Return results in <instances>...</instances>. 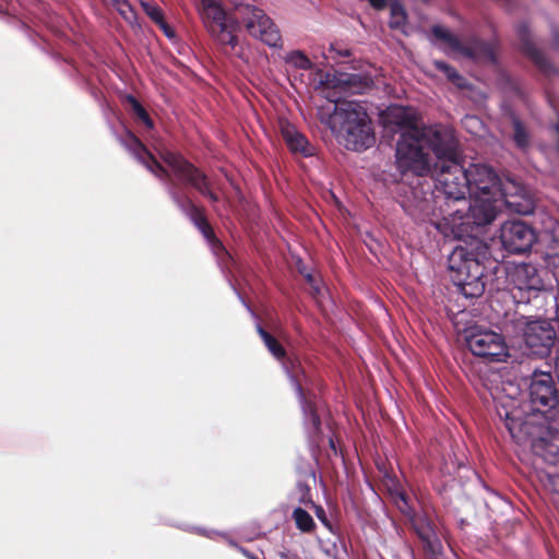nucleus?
<instances>
[{
  "mask_svg": "<svg viewBox=\"0 0 559 559\" xmlns=\"http://www.w3.org/2000/svg\"><path fill=\"white\" fill-rule=\"evenodd\" d=\"M435 167L439 171L437 174V190L442 194L443 202L438 207L432 205L440 202V195L435 199L432 194L418 195V190H414L413 199H407L402 202L404 211L412 216L415 221L425 222L427 219L432 222V217H440L442 224L449 227L454 236H463L472 233V221L466 219L468 215V200L466 194L467 179L466 168L457 162L459 157V141L454 134V152L449 156H438ZM437 227L441 223H436Z\"/></svg>",
  "mask_w": 559,
  "mask_h": 559,
  "instance_id": "f257e3e1",
  "label": "nucleus"
},
{
  "mask_svg": "<svg viewBox=\"0 0 559 559\" xmlns=\"http://www.w3.org/2000/svg\"><path fill=\"white\" fill-rule=\"evenodd\" d=\"M386 120L403 130L395 151L396 165L402 173L426 176L432 168L430 153L449 156L454 152V130L444 124L419 126L414 108L390 106Z\"/></svg>",
  "mask_w": 559,
  "mask_h": 559,
  "instance_id": "f03ea898",
  "label": "nucleus"
},
{
  "mask_svg": "<svg viewBox=\"0 0 559 559\" xmlns=\"http://www.w3.org/2000/svg\"><path fill=\"white\" fill-rule=\"evenodd\" d=\"M467 189L469 194L467 221L472 225L485 226L491 224L502 206L525 215L532 212L530 199L521 202L511 200L522 195L523 188L513 181L502 185L496 171L485 164H472L466 168Z\"/></svg>",
  "mask_w": 559,
  "mask_h": 559,
  "instance_id": "7ed1b4c3",
  "label": "nucleus"
},
{
  "mask_svg": "<svg viewBox=\"0 0 559 559\" xmlns=\"http://www.w3.org/2000/svg\"><path fill=\"white\" fill-rule=\"evenodd\" d=\"M326 99L333 110H322L321 121L330 128L338 143L350 151L372 146L374 134L366 108L355 100L337 99L330 93H326Z\"/></svg>",
  "mask_w": 559,
  "mask_h": 559,
  "instance_id": "20e7f679",
  "label": "nucleus"
},
{
  "mask_svg": "<svg viewBox=\"0 0 559 559\" xmlns=\"http://www.w3.org/2000/svg\"><path fill=\"white\" fill-rule=\"evenodd\" d=\"M498 414L512 439L519 444H530L533 451L550 464L559 455V430L537 423L535 416L526 415L515 400L498 402Z\"/></svg>",
  "mask_w": 559,
  "mask_h": 559,
  "instance_id": "39448f33",
  "label": "nucleus"
},
{
  "mask_svg": "<svg viewBox=\"0 0 559 559\" xmlns=\"http://www.w3.org/2000/svg\"><path fill=\"white\" fill-rule=\"evenodd\" d=\"M489 248L481 241L457 246L449 255V270L453 283L466 298L479 297L485 292L484 262Z\"/></svg>",
  "mask_w": 559,
  "mask_h": 559,
  "instance_id": "423d86ee",
  "label": "nucleus"
},
{
  "mask_svg": "<svg viewBox=\"0 0 559 559\" xmlns=\"http://www.w3.org/2000/svg\"><path fill=\"white\" fill-rule=\"evenodd\" d=\"M548 273L532 263H515L508 269L507 278L510 294L516 304L527 305L539 298L552 297L548 292L545 276Z\"/></svg>",
  "mask_w": 559,
  "mask_h": 559,
  "instance_id": "0eeeda50",
  "label": "nucleus"
},
{
  "mask_svg": "<svg viewBox=\"0 0 559 559\" xmlns=\"http://www.w3.org/2000/svg\"><path fill=\"white\" fill-rule=\"evenodd\" d=\"M506 331L522 336L533 355L546 356L554 346L557 333L547 320H528L523 314H513L506 322Z\"/></svg>",
  "mask_w": 559,
  "mask_h": 559,
  "instance_id": "6e6552de",
  "label": "nucleus"
},
{
  "mask_svg": "<svg viewBox=\"0 0 559 559\" xmlns=\"http://www.w3.org/2000/svg\"><path fill=\"white\" fill-rule=\"evenodd\" d=\"M198 10L205 28L217 43L231 48L237 46L235 32L239 22L228 16L217 0H199Z\"/></svg>",
  "mask_w": 559,
  "mask_h": 559,
  "instance_id": "1a4fd4ad",
  "label": "nucleus"
},
{
  "mask_svg": "<svg viewBox=\"0 0 559 559\" xmlns=\"http://www.w3.org/2000/svg\"><path fill=\"white\" fill-rule=\"evenodd\" d=\"M236 13L250 36L269 47L281 46L280 29L262 9L251 3H240L236 7Z\"/></svg>",
  "mask_w": 559,
  "mask_h": 559,
  "instance_id": "9d476101",
  "label": "nucleus"
},
{
  "mask_svg": "<svg viewBox=\"0 0 559 559\" xmlns=\"http://www.w3.org/2000/svg\"><path fill=\"white\" fill-rule=\"evenodd\" d=\"M465 342L473 355L489 361H504L509 356L504 337L492 330L473 326L466 331Z\"/></svg>",
  "mask_w": 559,
  "mask_h": 559,
  "instance_id": "9b49d317",
  "label": "nucleus"
},
{
  "mask_svg": "<svg viewBox=\"0 0 559 559\" xmlns=\"http://www.w3.org/2000/svg\"><path fill=\"white\" fill-rule=\"evenodd\" d=\"M160 157L179 180L190 185L202 195L209 198L212 202H217L218 198L211 191L210 183L204 174L194 168L181 156L170 151L160 152Z\"/></svg>",
  "mask_w": 559,
  "mask_h": 559,
  "instance_id": "f8f14e48",
  "label": "nucleus"
},
{
  "mask_svg": "<svg viewBox=\"0 0 559 559\" xmlns=\"http://www.w3.org/2000/svg\"><path fill=\"white\" fill-rule=\"evenodd\" d=\"M528 393L532 409L537 413H546L555 408L559 402V391L548 371L536 370L533 372Z\"/></svg>",
  "mask_w": 559,
  "mask_h": 559,
  "instance_id": "ddd939ff",
  "label": "nucleus"
},
{
  "mask_svg": "<svg viewBox=\"0 0 559 559\" xmlns=\"http://www.w3.org/2000/svg\"><path fill=\"white\" fill-rule=\"evenodd\" d=\"M373 84L369 74L335 72L328 74L325 82L322 83V93L326 98V93L341 99L338 94H361L369 90Z\"/></svg>",
  "mask_w": 559,
  "mask_h": 559,
  "instance_id": "4468645a",
  "label": "nucleus"
},
{
  "mask_svg": "<svg viewBox=\"0 0 559 559\" xmlns=\"http://www.w3.org/2000/svg\"><path fill=\"white\" fill-rule=\"evenodd\" d=\"M432 34L436 38L445 41L454 52L477 61H487L491 63L496 61L493 48L488 43L479 39H473L467 46H464L455 35H453L448 28L440 25H435L432 27Z\"/></svg>",
  "mask_w": 559,
  "mask_h": 559,
  "instance_id": "2eb2a0df",
  "label": "nucleus"
},
{
  "mask_svg": "<svg viewBox=\"0 0 559 559\" xmlns=\"http://www.w3.org/2000/svg\"><path fill=\"white\" fill-rule=\"evenodd\" d=\"M503 248L511 253H521L531 249L536 240L534 229L521 221L506 222L500 229Z\"/></svg>",
  "mask_w": 559,
  "mask_h": 559,
  "instance_id": "dca6fc26",
  "label": "nucleus"
},
{
  "mask_svg": "<svg viewBox=\"0 0 559 559\" xmlns=\"http://www.w3.org/2000/svg\"><path fill=\"white\" fill-rule=\"evenodd\" d=\"M169 193L175 203L191 218L194 225L211 243L214 253L218 254L221 251L223 252L224 248L222 243L214 237L213 230L202 212L189 199L179 197L171 187L169 188Z\"/></svg>",
  "mask_w": 559,
  "mask_h": 559,
  "instance_id": "f3484780",
  "label": "nucleus"
},
{
  "mask_svg": "<svg viewBox=\"0 0 559 559\" xmlns=\"http://www.w3.org/2000/svg\"><path fill=\"white\" fill-rule=\"evenodd\" d=\"M120 141L121 144L156 177L165 178L168 176L167 170L155 159L133 133L127 131Z\"/></svg>",
  "mask_w": 559,
  "mask_h": 559,
  "instance_id": "a211bd4d",
  "label": "nucleus"
},
{
  "mask_svg": "<svg viewBox=\"0 0 559 559\" xmlns=\"http://www.w3.org/2000/svg\"><path fill=\"white\" fill-rule=\"evenodd\" d=\"M283 369L289 378V381L298 395L304 414L306 429L310 436H314L320 430V419L317 415L314 406L306 400L301 382L298 376L295 374L293 368H290L286 362H283Z\"/></svg>",
  "mask_w": 559,
  "mask_h": 559,
  "instance_id": "6ab92c4d",
  "label": "nucleus"
},
{
  "mask_svg": "<svg viewBox=\"0 0 559 559\" xmlns=\"http://www.w3.org/2000/svg\"><path fill=\"white\" fill-rule=\"evenodd\" d=\"M282 135L287 144L288 148L295 153L300 154L305 157L314 155L316 147L309 143L307 138L301 134L296 128L288 122L282 124Z\"/></svg>",
  "mask_w": 559,
  "mask_h": 559,
  "instance_id": "aec40b11",
  "label": "nucleus"
},
{
  "mask_svg": "<svg viewBox=\"0 0 559 559\" xmlns=\"http://www.w3.org/2000/svg\"><path fill=\"white\" fill-rule=\"evenodd\" d=\"M518 36L522 44L523 51L542 69H547L548 62L543 52L535 46L530 36L528 27L521 24L516 29Z\"/></svg>",
  "mask_w": 559,
  "mask_h": 559,
  "instance_id": "412c9836",
  "label": "nucleus"
},
{
  "mask_svg": "<svg viewBox=\"0 0 559 559\" xmlns=\"http://www.w3.org/2000/svg\"><path fill=\"white\" fill-rule=\"evenodd\" d=\"M390 27L393 29H399L403 34H407V13L404 5L395 0L390 4Z\"/></svg>",
  "mask_w": 559,
  "mask_h": 559,
  "instance_id": "4be33fe9",
  "label": "nucleus"
},
{
  "mask_svg": "<svg viewBox=\"0 0 559 559\" xmlns=\"http://www.w3.org/2000/svg\"><path fill=\"white\" fill-rule=\"evenodd\" d=\"M257 332L263 340L264 345L269 349V352L276 358V359H284L286 352L283 348V346L270 334L267 333L260 324L257 325Z\"/></svg>",
  "mask_w": 559,
  "mask_h": 559,
  "instance_id": "5701e85b",
  "label": "nucleus"
},
{
  "mask_svg": "<svg viewBox=\"0 0 559 559\" xmlns=\"http://www.w3.org/2000/svg\"><path fill=\"white\" fill-rule=\"evenodd\" d=\"M538 478L547 490L559 495V473H556L552 467L540 471Z\"/></svg>",
  "mask_w": 559,
  "mask_h": 559,
  "instance_id": "b1692460",
  "label": "nucleus"
},
{
  "mask_svg": "<svg viewBox=\"0 0 559 559\" xmlns=\"http://www.w3.org/2000/svg\"><path fill=\"white\" fill-rule=\"evenodd\" d=\"M293 519L295 520L297 528L301 532H311L316 526L312 516L301 508H296L293 511Z\"/></svg>",
  "mask_w": 559,
  "mask_h": 559,
  "instance_id": "393cba45",
  "label": "nucleus"
},
{
  "mask_svg": "<svg viewBox=\"0 0 559 559\" xmlns=\"http://www.w3.org/2000/svg\"><path fill=\"white\" fill-rule=\"evenodd\" d=\"M284 59L286 63L296 69L308 70L312 67L310 59L300 50L290 51Z\"/></svg>",
  "mask_w": 559,
  "mask_h": 559,
  "instance_id": "a878e982",
  "label": "nucleus"
},
{
  "mask_svg": "<svg viewBox=\"0 0 559 559\" xmlns=\"http://www.w3.org/2000/svg\"><path fill=\"white\" fill-rule=\"evenodd\" d=\"M127 100L130 103L132 110L138 116V118L147 127L153 128V121L150 118L148 114L142 107V105L132 96L128 95Z\"/></svg>",
  "mask_w": 559,
  "mask_h": 559,
  "instance_id": "bb28decb",
  "label": "nucleus"
},
{
  "mask_svg": "<svg viewBox=\"0 0 559 559\" xmlns=\"http://www.w3.org/2000/svg\"><path fill=\"white\" fill-rule=\"evenodd\" d=\"M127 100L130 103L132 110L138 116V118L147 127L153 128V121L150 118L148 114L142 107V105L132 96L128 95Z\"/></svg>",
  "mask_w": 559,
  "mask_h": 559,
  "instance_id": "cd10ccee",
  "label": "nucleus"
},
{
  "mask_svg": "<svg viewBox=\"0 0 559 559\" xmlns=\"http://www.w3.org/2000/svg\"><path fill=\"white\" fill-rule=\"evenodd\" d=\"M140 3L144 12L150 16L152 21H154L156 24L162 23V21L164 20V15L160 8L157 4L147 1H141Z\"/></svg>",
  "mask_w": 559,
  "mask_h": 559,
  "instance_id": "c85d7f7f",
  "label": "nucleus"
},
{
  "mask_svg": "<svg viewBox=\"0 0 559 559\" xmlns=\"http://www.w3.org/2000/svg\"><path fill=\"white\" fill-rule=\"evenodd\" d=\"M513 127H514V134L513 140L516 143L519 147H525L528 144V134L520 120L514 119L513 120Z\"/></svg>",
  "mask_w": 559,
  "mask_h": 559,
  "instance_id": "c756f323",
  "label": "nucleus"
},
{
  "mask_svg": "<svg viewBox=\"0 0 559 559\" xmlns=\"http://www.w3.org/2000/svg\"><path fill=\"white\" fill-rule=\"evenodd\" d=\"M445 76L455 85L462 87L464 86V78L457 73V71L451 66L448 67V70L444 71Z\"/></svg>",
  "mask_w": 559,
  "mask_h": 559,
  "instance_id": "7c9ffc66",
  "label": "nucleus"
},
{
  "mask_svg": "<svg viewBox=\"0 0 559 559\" xmlns=\"http://www.w3.org/2000/svg\"><path fill=\"white\" fill-rule=\"evenodd\" d=\"M332 53H335L336 56H340V57H349L350 56V51L346 48H337L336 45L332 44L330 46V49H329V52L326 55H324V57L328 59V58H334V56Z\"/></svg>",
  "mask_w": 559,
  "mask_h": 559,
  "instance_id": "2f4dec72",
  "label": "nucleus"
},
{
  "mask_svg": "<svg viewBox=\"0 0 559 559\" xmlns=\"http://www.w3.org/2000/svg\"><path fill=\"white\" fill-rule=\"evenodd\" d=\"M464 123L469 128H476L480 126V121L478 120V118L474 116H466L464 119Z\"/></svg>",
  "mask_w": 559,
  "mask_h": 559,
  "instance_id": "473e14b6",
  "label": "nucleus"
},
{
  "mask_svg": "<svg viewBox=\"0 0 559 559\" xmlns=\"http://www.w3.org/2000/svg\"><path fill=\"white\" fill-rule=\"evenodd\" d=\"M368 2L376 10H382L386 5V0H368Z\"/></svg>",
  "mask_w": 559,
  "mask_h": 559,
  "instance_id": "72a5a7b5",
  "label": "nucleus"
},
{
  "mask_svg": "<svg viewBox=\"0 0 559 559\" xmlns=\"http://www.w3.org/2000/svg\"><path fill=\"white\" fill-rule=\"evenodd\" d=\"M558 250H555L554 252L549 253L548 257L551 259V263L559 267V242L557 243Z\"/></svg>",
  "mask_w": 559,
  "mask_h": 559,
  "instance_id": "f704fd0d",
  "label": "nucleus"
},
{
  "mask_svg": "<svg viewBox=\"0 0 559 559\" xmlns=\"http://www.w3.org/2000/svg\"><path fill=\"white\" fill-rule=\"evenodd\" d=\"M162 29L163 32L165 33V35L169 38L174 37V32L170 29V27L166 24L165 20L162 21L160 24H157Z\"/></svg>",
  "mask_w": 559,
  "mask_h": 559,
  "instance_id": "c9c22d12",
  "label": "nucleus"
},
{
  "mask_svg": "<svg viewBox=\"0 0 559 559\" xmlns=\"http://www.w3.org/2000/svg\"><path fill=\"white\" fill-rule=\"evenodd\" d=\"M433 66L436 69L442 71L444 73L445 70H448V67L449 64L443 62V61H439V60H435L433 61Z\"/></svg>",
  "mask_w": 559,
  "mask_h": 559,
  "instance_id": "e433bc0d",
  "label": "nucleus"
},
{
  "mask_svg": "<svg viewBox=\"0 0 559 559\" xmlns=\"http://www.w3.org/2000/svg\"><path fill=\"white\" fill-rule=\"evenodd\" d=\"M555 368H559V338H558V346H557L556 357H555Z\"/></svg>",
  "mask_w": 559,
  "mask_h": 559,
  "instance_id": "4c0bfd02",
  "label": "nucleus"
},
{
  "mask_svg": "<svg viewBox=\"0 0 559 559\" xmlns=\"http://www.w3.org/2000/svg\"><path fill=\"white\" fill-rule=\"evenodd\" d=\"M199 533L202 534V535H205L210 538H213V535H215L216 533L215 532H205L203 530H199Z\"/></svg>",
  "mask_w": 559,
  "mask_h": 559,
  "instance_id": "58836bf2",
  "label": "nucleus"
},
{
  "mask_svg": "<svg viewBox=\"0 0 559 559\" xmlns=\"http://www.w3.org/2000/svg\"><path fill=\"white\" fill-rule=\"evenodd\" d=\"M239 551H240L243 556H246L247 558H249V557H250V552H249L246 548H243V547H239Z\"/></svg>",
  "mask_w": 559,
  "mask_h": 559,
  "instance_id": "ea45409f",
  "label": "nucleus"
},
{
  "mask_svg": "<svg viewBox=\"0 0 559 559\" xmlns=\"http://www.w3.org/2000/svg\"><path fill=\"white\" fill-rule=\"evenodd\" d=\"M321 514H324V511L321 507H317V515L319 519H321Z\"/></svg>",
  "mask_w": 559,
  "mask_h": 559,
  "instance_id": "a19ab883",
  "label": "nucleus"
},
{
  "mask_svg": "<svg viewBox=\"0 0 559 559\" xmlns=\"http://www.w3.org/2000/svg\"><path fill=\"white\" fill-rule=\"evenodd\" d=\"M228 544L239 550L240 546L237 543H235L234 540L229 539Z\"/></svg>",
  "mask_w": 559,
  "mask_h": 559,
  "instance_id": "79ce46f5",
  "label": "nucleus"
},
{
  "mask_svg": "<svg viewBox=\"0 0 559 559\" xmlns=\"http://www.w3.org/2000/svg\"><path fill=\"white\" fill-rule=\"evenodd\" d=\"M306 278H307V281H308L310 284H312V283H313V277H312V275H311V274H306Z\"/></svg>",
  "mask_w": 559,
  "mask_h": 559,
  "instance_id": "37998d69",
  "label": "nucleus"
},
{
  "mask_svg": "<svg viewBox=\"0 0 559 559\" xmlns=\"http://www.w3.org/2000/svg\"><path fill=\"white\" fill-rule=\"evenodd\" d=\"M401 500L403 501L404 506L406 507L407 502H406V499H405L404 495H401Z\"/></svg>",
  "mask_w": 559,
  "mask_h": 559,
  "instance_id": "c03bdc74",
  "label": "nucleus"
},
{
  "mask_svg": "<svg viewBox=\"0 0 559 559\" xmlns=\"http://www.w3.org/2000/svg\"><path fill=\"white\" fill-rule=\"evenodd\" d=\"M249 559H258V558L253 557V556L250 554Z\"/></svg>",
  "mask_w": 559,
  "mask_h": 559,
  "instance_id": "a18cd8bd",
  "label": "nucleus"
},
{
  "mask_svg": "<svg viewBox=\"0 0 559 559\" xmlns=\"http://www.w3.org/2000/svg\"><path fill=\"white\" fill-rule=\"evenodd\" d=\"M249 559H258V558L253 557V556L250 554Z\"/></svg>",
  "mask_w": 559,
  "mask_h": 559,
  "instance_id": "49530a36",
  "label": "nucleus"
}]
</instances>
